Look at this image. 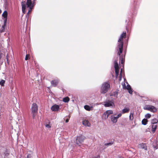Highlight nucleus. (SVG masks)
Here are the masks:
<instances>
[{"label": "nucleus", "instance_id": "13", "mask_svg": "<svg viewBox=\"0 0 158 158\" xmlns=\"http://www.w3.org/2000/svg\"><path fill=\"white\" fill-rule=\"evenodd\" d=\"M21 5L22 7V12L24 13H25L26 11L25 9L26 8V5L25 4V2H21Z\"/></svg>", "mask_w": 158, "mask_h": 158}, {"label": "nucleus", "instance_id": "25", "mask_svg": "<svg viewBox=\"0 0 158 158\" xmlns=\"http://www.w3.org/2000/svg\"><path fill=\"white\" fill-rule=\"evenodd\" d=\"M114 142L113 141H111L110 142L108 143H105V145L107 146H110L112 144H113Z\"/></svg>", "mask_w": 158, "mask_h": 158}, {"label": "nucleus", "instance_id": "12", "mask_svg": "<svg viewBox=\"0 0 158 158\" xmlns=\"http://www.w3.org/2000/svg\"><path fill=\"white\" fill-rule=\"evenodd\" d=\"M124 86H123V87L124 88L127 89L128 90L129 93L130 94H131L132 93V90L130 86V85H127V87L125 85V84H124Z\"/></svg>", "mask_w": 158, "mask_h": 158}, {"label": "nucleus", "instance_id": "10", "mask_svg": "<svg viewBox=\"0 0 158 158\" xmlns=\"http://www.w3.org/2000/svg\"><path fill=\"white\" fill-rule=\"evenodd\" d=\"M27 7H29V8L32 9L34 6V2L32 3L31 0H27L26 2Z\"/></svg>", "mask_w": 158, "mask_h": 158}, {"label": "nucleus", "instance_id": "21", "mask_svg": "<svg viewBox=\"0 0 158 158\" xmlns=\"http://www.w3.org/2000/svg\"><path fill=\"white\" fill-rule=\"evenodd\" d=\"M148 122V120L147 119L144 118L143 119L142 121V124L143 125H146L147 124Z\"/></svg>", "mask_w": 158, "mask_h": 158}, {"label": "nucleus", "instance_id": "27", "mask_svg": "<svg viewBox=\"0 0 158 158\" xmlns=\"http://www.w3.org/2000/svg\"><path fill=\"white\" fill-rule=\"evenodd\" d=\"M5 83V81L3 80H2L0 81V85H1L2 86H3Z\"/></svg>", "mask_w": 158, "mask_h": 158}, {"label": "nucleus", "instance_id": "8", "mask_svg": "<svg viewBox=\"0 0 158 158\" xmlns=\"http://www.w3.org/2000/svg\"><path fill=\"white\" fill-rule=\"evenodd\" d=\"M114 67L115 69V76L116 77H117L119 73V67L118 66V63L117 60L114 61Z\"/></svg>", "mask_w": 158, "mask_h": 158}, {"label": "nucleus", "instance_id": "34", "mask_svg": "<svg viewBox=\"0 0 158 158\" xmlns=\"http://www.w3.org/2000/svg\"><path fill=\"white\" fill-rule=\"evenodd\" d=\"M32 9L29 8V10H28L27 14H28L31 11Z\"/></svg>", "mask_w": 158, "mask_h": 158}, {"label": "nucleus", "instance_id": "4", "mask_svg": "<svg viewBox=\"0 0 158 158\" xmlns=\"http://www.w3.org/2000/svg\"><path fill=\"white\" fill-rule=\"evenodd\" d=\"M85 137L83 135H81L78 136L76 139V143L79 146H81V144L83 142Z\"/></svg>", "mask_w": 158, "mask_h": 158}, {"label": "nucleus", "instance_id": "24", "mask_svg": "<svg viewBox=\"0 0 158 158\" xmlns=\"http://www.w3.org/2000/svg\"><path fill=\"white\" fill-rule=\"evenodd\" d=\"M129 119L131 120H132L134 118L133 117V113H131L130 114L129 116Z\"/></svg>", "mask_w": 158, "mask_h": 158}, {"label": "nucleus", "instance_id": "20", "mask_svg": "<svg viewBox=\"0 0 158 158\" xmlns=\"http://www.w3.org/2000/svg\"><path fill=\"white\" fill-rule=\"evenodd\" d=\"M110 96H113L115 98H117L118 97V92L117 91L114 92L111 94Z\"/></svg>", "mask_w": 158, "mask_h": 158}, {"label": "nucleus", "instance_id": "11", "mask_svg": "<svg viewBox=\"0 0 158 158\" xmlns=\"http://www.w3.org/2000/svg\"><path fill=\"white\" fill-rule=\"evenodd\" d=\"M60 109V106L56 104H55L52 106L51 110L53 111H58Z\"/></svg>", "mask_w": 158, "mask_h": 158}, {"label": "nucleus", "instance_id": "9", "mask_svg": "<svg viewBox=\"0 0 158 158\" xmlns=\"http://www.w3.org/2000/svg\"><path fill=\"white\" fill-rule=\"evenodd\" d=\"M113 114V111L112 110H107L104 113L103 115H102V117L106 119L108 118L110 114Z\"/></svg>", "mask_w": 158, "mask_h": 158}, {"label": "nucleus", "instance_id": "37", "mask_svg": "<svg viewBox=\"0 0 158 158\" xmlns=\"http://www.w3.org/2000/svg\"><path fill=\"white\" fill-rule=\"evenodd\" d=\"M153 147L154 148H155V149H157L158 148H156V146H155L154 145H153Z\"/></svg>", "mask_w": 158, "mask_h": 158}, {"label": "nucleus", "instance_id": "30", "mask_svg": "<svg viewBox=\"0 0 158 158\" xmlns=\"http://www.w3.org/2000/svg\"><path fill=\"white\" fill-rule=\"evenodd\" d=\"M122 116V114H121V113H120L119 114H118L117 116L115 117L116 118H117V119L118 120V119L120 117H121V116Z\"/></svg>", "mask_w": 158, "mask_h": 158}, {"label": "nucleus", "instance_id": "3", "mask_svg": "<svg viewBox=\"0 0 158 158\" xmlns=\"http://www.w3.org/2000/svg\"><path fill=\"white\" fill-rule=\"evenodd\" d=\"M7 12L6 10H5L2 14V16L4 18V24L2 27L1 32H3L5 29V27L6 26V24L7 21Z\"/></svg>", "mask_w": 158, "mask_h": 158}, {"label": "nucleus", "instance_id": "2", "mask_svg": "<svg viewBox=\"0 0 158 158\" xmlns=\"http://www.w3.org/2000/svg\"><path fill=\"white\" fill-rule=\"evenodd\" d=\"M110 85L107 82L103 83L101 87V93L105 94L108 91L110 88Z\"/></svg>", "mask_w": 158, "mask_h": 158}, {"label": "nucleus", "instance_id": "40", "mask_svg": "<svg viewBox=\"0 0 158 158\" xmlns=\"http://www.w3.org/2000/svg\"><path fill=\"white\" fill-rule=\"evenodd\" d=\"M155 141V143L156 142V140H155V141Z\"/></svg>", "mask_w": 158, "mask_h": 158}, {"label": "nucleus", "instance_id": "39", "mask_svg": "<svg viewBox=\"0 0 158 158\" xmlns=\"http://www.w3.org/2000/svg\"><path fill=\"white\" fill-rule=\"evenodd\" d=\"M7 55L6 56V59H7V62H8V63H9V62H8V58H7Z\"/></svg>", "mask_w": 158, "mask_h": 158}, {"label": "nucleus", "instance_id": "29", "mask_svg": "<svg viewBox=\"0 0 158 158\" xmlns=\"http://www.w3.org/2000/svg\"><path fill=\"white\" fill-rule=\"evenodd\" d=\"M45 127L47 128H50L52 127V125L49 123L48 124H46L45 125Z\"/></svg>", "mask_w": 158, "mask_h": 158}, {"label": "nucleus", "instance_id": "22", "mask_svg": "<svg viewBox=\"0 0 158 158\" xmlns=\"http://www.w3.org/2000/svg\"><path fill=\"white\" fill-rule=\"evenodd\" d=\"M69 100V98L68 97L64 98H63V101L65 102H68Z\"/></svg>", "mask_w": 158, "mask_h": 158}, {"label": "nucleus", "instance_id": "15", "mask_svg": "<svg viewBox=\"0 0 158 158\" xmlns=\"http://www.w3.org/2000/svg\"><path fill=\"white\" fill-rule=\"evenodd\" d=\"M83 124L85 126L87 127H90V123L87 120L85 119L83 121Z\"/></svg>", "mask_w": 158, "mask_h": 158}, {"label": "nucleus", "instance_id": "14", "mask_svg": "<svg viewBox=\"0 0 158 158\" xmlns=\"http://www.w3.org/2000/svg\"><path fill=\"white\" fill-rule=\"evenodd\" d=\"M58 82L59 80L57 79H56L52 81L51 83V85L55 87L57 85Z\"/></svg>", "mask_w": 158, "mask_h": 158}, {"label": "nucleus", "instance_id": "19", "mask_svg": "<svg viewBox=\"0 0 158 158\" xmlns=\"http://www.w3.org/2000/svg\"><path fill=\"white\" fill-rule=\"evenodd\" d=\"M111 119L112 122L113 123H116L117 121L118 120L117 119L115 116H111Z\"/></svg>", "mask_w": 158, "mask_h": 158}, {"label": "nucleus", "instance_id": "36", "mask_svg": "<svg viewBox=\"0 0 158 158\" xmlns=\"http://www.w3.org/2000/svg\"><path fill=\"white\" fill-rule=\"evenodd\" d=\"M30 154L28 155H27V158H29V157H30Z\"/></svg>", "mask_w": 158, "mask_h": 158}, {"label": "nucleus", "instance_id": "17", "mask_svg": "<svg viewBox=\"0 0 158 158\" xmlns=\"http://www.w3.org/2000/svg\"><path fill=\"white\" fill-rule=\"evenodd\" d=\"M129 110L130 109L129 108L127 107L124 108L122 110V113L123 114L126 113H127L129 112Z\"/></svg>", "mask_w": 158, "mask_h": 158}, {"label": "nucleus", "instance_id": "7", "mask_svg": "<svg viewBox=\"0 0 158 158\" xmlns=\"http://www.w3.org/2000/svg\"><path fill=\"white\" fill-rule=\"evenodd\" d=\"M31 109V113L32 114V116L34 118L35 116V114L37 112L38 110V106L35 103H33L32 104Z\"/></svg>", "mask_w": 158, "mask_h": 158}, {"label": "nucleus", "instance_id": "6", "mask_svg": "<svg viewBox=\"0 0 158 158\" xmlns=\"http://www.w3.org/2000/svg\"><path fill=\"white\" fill-rule=\"evenodd\" d=\"M143 108L144 110H147L153 112H156L157 110L155 107L151 105H147L144 107Z\"/></svg>", "mask_w": 158, "mask_h": 158}, {"label": "nucleus", "instance_id": "23", "mask_svg": "<svg viewBox=\"0 0 158 158\" xmlns=\"http://www.w3.org/2000/svg\"><path fill=\"white\" fill-rule=\"evenodd\" d=\"M84 108L85 109L88 111H90L91 110V107L87 105L84 106Z\"/></svg>", "mask_w": 158, "mask_h": 158}, {"label": "nucleus", "instance_id": "16", "mask_svg": "<svg viewBox=\"0 0 158 158\" xmlns=\"http://www.w3.org/2000/svg\"><path fill=\"white\" fill-rule=\"evenodd\" d=\"M151 126L152 127V131L153 133H154L156 129L157 126L155 124H152Z\"/></svg>", "mask_w": 158, "mask_h": 158}, {"label": "nucleus", "instance_id": "26", "mask_svg": "<svg viewBox=\"0 0 158 158\" xmlns=\"http://www.w3.org/2000/svg\"><path fill=\"white\" fill-rule=\"evenodd\" d=\"M157 122V120L156 119H153L151 121L152 124H156Z\"/></svg>", "mask_w": 158, "mask_h": 158}, {"label": "nucleus", "instance_id": "18", "mask_svg": "<svg viewBox=\"0 0 158 158\" xmlns=\"http://www.w3.org/2000/svg\"><path fill=\"white\" fill-rule=\"evenodd\" d=\"M139 148L145 150H146L147 149V146L146 144L144 143H143L139 144Z\"/></svg>", "mask_w": 158, "mask_h": 158}, {"label": "nucleus", "instance_id": "32", "mask_svg": "<svg viewBox=\"0 0 158 158\" xmlns=\"http://www.w3.org/2000/svg\"><path fill=\"white\" fill-rule=\"evenodd\" d=\"M100 156H94L92 157V158H100Z\"/></svg>", "mask_w": 158, "mask_h": 158}, {"label": "nucleus", "instance_id": "33", "mask_svg": "<svg viewBox=\"0 0 158 158\" xmlns=\"http://www.w3.org/2000/svg\"><path fill=\"white\" fill-rule=\"evenodd\" d=\"M122 69H121V71H120V77H122Z\"/></svg>", "mask_w": 158, "mask_h": 158}, {"label": "nucleus", "instance_id": "35", "mask_svg": "<svg viewBox=\"0 0 158 158\" xmlns=\"http://www.w3.org/2000/svg\"><path fill=\"white\" fill-rule=\"evenodd\" d=\"M69 121V119H66V120H65V122L66 123H68Z\"/></svg>", "mask_w": 158, "mask_h": 158}, {"label": "nucleus", "instance_id": "1", "mask_svg": "<svg viewBox=\"0 0 158 158\" xmlns=\"http://www.w3.org/2000/svg\"><path fill=\"white\" fill-rule=\"evenodd\" d=\"M126 37V32H123L120 35L117 44V47L116 50L118 51L117 54L119 56L120 60H121V63L122 64L124 63V56H120V54L122 52L123 48V38H125Z\"/></svg>", "mask_w": 158, "mask_h": 158}, {"label": "nucleus", "instance_id": "31", "mask_svg": "<svg viewBox=\"0 0 158 158\" xmlns=\"http://www.w3.org/2000/svg\"><path fill=\"white\" fill-rule=\"evenodd\" d=\"M29 55H28V54L26 55V56L25 58V60H28L29 58Z\"/></svg>", "mask_w": 158, "mask_h": 158}, {"label": "nucleus", "instance_id": "38", "mask_svg": "<svg viewBox=\"0 0 158 158\" xmlns=\"http://www.w3.org/2000/svg\"><path fill=\"white\" fill-rule=\"evenodd\" d=\"M117 158H124L121 156H118Z\"/></svg>", "mask_w": 158, "mask_h": 158}, {"label": "nucleus", "instance_id": "5", "mask_svg": "<svg viewBox=\"0 0 158 158\" xmlns=\"http://www.w3.org/2000/svg\"><path fill=\"white\" fill-rule=\"evenodd\" d=\"M103 103V105L106 107H113L114 106V101L113 100H107Z\"/></svg>", "mask_w": 158, "mask_h": 158}, {"label": "nucleus", "instance_id": "28", "mask_svg": "<svg viewBox=\"0 0 158 158\" xmlns=\"http://www.w3.org/2000/svg\"><path fill=\"white\" fill-rule=\"evenodd\" d=\"M151 117V114H150L148 113L146 114L145 115V117L147 118H149Z\"/></svg>", "mask_w": 158, "mask_h": 158}]
</instances>
